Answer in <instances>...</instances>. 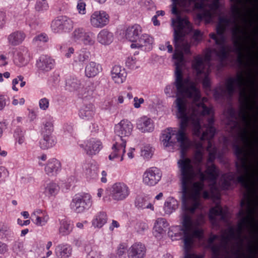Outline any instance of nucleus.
Instances as JSON below:
<instances>
[{"label": "nucleus", "mask_w": 258, "mask_h": 258, "mask_svg": "<svg viewBox=\"0 0 258 258\" xmlns=\"http://www.w3.org/2000/svg\"><path fill=\"white\" fill-rule=\"evenodd\" d=\"M207 100L206 98H203L202 101L192 100L188 107L185 99L177 97L175 104L177 110L176 116L180 119L179 128L177 131L174 128L168 127L162 132L160 137L161 144L167 149L173 150L177 142L180 144L181 158L177 163L181 175L184 207L187 185L195 175L191 160L184 157V152L190 146L185 134L188 123L190 122L192 125L193 134L200 137L201 141L208 140L209 144L215 134L212 109L204 103Z\"/></svg>", "instance_id": "1"}, {"label": "nucleus", "mask_w": 258, "mask_h": 258, "mask_svg": "<svg viewBox=\"0 0 258 258\" xmlns=\"http://www.w3.org/2000/svg\"><path fill=\"white\" fill-rule=\"evenodd\" d=\"M194 147L196 151L194 155V163L198 167L197 173L191 180L190 183L187 185V193L185 198V206H183V194L181 185V213L180 220L182 225L181 230L183 233V242L185 250L184 257H203L200 255L188 253L191 247L195 238L201 239L203 236V230L200 226L204 222V217L201 214L197 218H194L196 209L199 208L200 202L201 191L204 188V181L207 179V176L202 171L200 166L203 159L204 147L201 141L194 143ZM192 166H193L192 165ZM194 167V166H192ZM182 184V181H181Z\"/></svg>", "instance_id": "2"}, {"label": "nucleus", "mask_w": 258, "mask_h": 258, "mask_svg": "<svg viewBox=\"0 0 258 258\" xmlns=\"http://www.w3.org/2000/svg\"><path fill=\"white\" fill-rule=\"evenodd\" d=\"M249 38L248 34L238 35L232 36V39L234 45L233 51L238 55L237 62L240 66H244L247 68V75L248 79L246 80L242 73L238 74L235 78L230 77L226 81L225 86L228 94L232 96L236 89L239 92L240 99L241 100V106L238 112V116L241 121L247 125L249 123L250 118L248 113V109H252V107L249 104V98L247 94L246 87H250L254 91V87L256 86L257 82L252 73L251 64L253 62V60L250 58V61H245L242 53V41Z\"/></svg>", "instance_id": "3"}, {"label": "nucleus", "mask_w": 258, "mask_h": 258, "mask_svg": "<svg viewBox=\"0 0 258 258\" xmlns=\"http://www.w3.org/2000/svg\"><path fill=\"white\" fill-rule=\"evenodd\" d=\"M178 28L174 32V44L175 52L173 58L176 60L175 62V85L177 90L176 95L191 98L194 101H201L200 91L196 87L194 82L188 78H183L182 65L183 61V52L190 53V45L183 40V37L189 32L187 21L178 19Z\"/></svg>", "instance_id": "4"}, {"label": "nucleus", "mask_w": 258, "mask_h": 258, "mask_svg": "<svg viewBox=\"0 0 258 258\" xmlns=\"http://www.w3.org/2000/svg\"><path fill=\"white\" fill-rule=\"evenodd\" d=\"M245 127L241 129L235 139V141L232 144V146L234 149V152L240 163H236L237 172L240 175L237 177L236 181L240 183L248 191V193L245 195L244 199L241 201H246L249 198L251 202L250 193L252 190L247 180V176L248 173L249 166L248 162L249 161L248 155L255 158L257 153L253 147L252 144L250 141L249 132L248 127L251 125L250 120L248 124L244 123ZM252 203V202H251Z\"/></svg>", "instance_id": "5"}, {"label": "nucleus", "mask_w": 258, "mask_h": 258, "mask_svg": "<svg viewBox=\"0 0 258 258\" xmlns=\"http://www.w3.org/2000/svg\"><path fill=\"white\" fill-rule=\"evenodd\" d=\"M231 24V19L227 18L220 17L219 23L218 24L216 31L217 35L215 33H211L210 37L215 41L216 47L208 48L206 53H210V55L215 56L220 61L226 59L228 55L227 47L225 45V38L224 35L226 28Z\"/></svg>", "instance_id": "6"}, {"label": "nucleus", "mask_w": 258, "mask_h": 258, "mask_svg": "<svg viewBox=\"0 0 258 258\" xmlns=\"http://www.w3.org/2000/svg\"><path fill=\"white\" fill-rule=\"evenodd\" d=\"M234 4L231 6V22L232 25L230 29L232 36H237L238 35L248 34L246 30L242 27L238 23L239 19H242L247 27L249 28L252 25V22L248 21L243 15L239 5H242L246 8V4L248 2L251 3L250 0H230Z\"/></svg>", "instance_id": "7"}, {"label": "nucleus", "mask_w": 258, "mask_h": 258, "mask_svg": "<svg viewBox=\"0 0 258 258\" xmlns=\"http://www.w3.org/2000/svg\"><path fill=\"white\" fill-rule=\"evenodd\" d=\"M192 3H194L195 9L203 10L197 14V18L207 24L211 23L213 18L218 15L219 0H196Z\"/></svg>", "instance_id": "8"}, {"label": "nucleus", "mask_w": 258, "mask_h": 258, "mask_svg": "<svg viewBox=\"0 0 258 258\" xmlns=\"http://www.w3.org/2000/svg\"><path fill=\"white\" fill-rule=\"evenodd\" d=\"M210 53H206L204 57L199 55L196 56L192 63L193 69L196 71L198 76L203 74L202 84L205 89L210 87V79L209 75L211 72L210 61L212 59H217L210 55Z\"/></svg>", "instance_id": "9"}, {"label": "nucleus", "mask_w": 258, "mask_h": 258, "mask_svg": "<svg viewBox=\"0 0 258 258\" xmlns=\"http://www.w3.org/2000/svg\"><path fill=\"white\" fill-rule=\"evenodd\" d=\"M240 206H245V210L241 209L238 212V216L242 218L237 224V228L235 231L237 238H240L244 228H250L252 226L253 220V215L255 212V208L253 206L250 199L248 198L246 202L241 201Z\"/></svg>", "instance_id": "10"}, {"label": "nucleus", "mask_w": 258, "mask_h": 258, "mask_svg": "<svg viewBox=\"0 0 258 258\" xmlns=\"http://www.w3.org/2000/svg\"><path fill=\"white\" fill-rule=\"evenodd\" d=\"M93 203L91 195L84 192L75 195L70 203V207L74 213L82 214L90 209Z\"/></svg>", "instance_id": "11"}, {"label": "nucleus", "mask_w": 258, "mask_h": 258, "mask_svg": "<svg viewBox=\"0 0 258 258\" xmlns=\"http://www.w3.org/2000/svg\"><path fill=\"white\" fill-rule=\"evenodd\" d=\"M237 240L236 245H232L230 248L229 247V253L231 258H255L258 252V240L255 246L249 244L248 246V251L250 255L247 257L245 253L241 252V249L243 243V239L240 236V238H236Z\"/></svg>", "instance_id": "12"}, {"label": "nucleus", "mask_w": 258, "mask_h": 258, "mask_svg": "<svg viewBox=\"0 0 258 258\" xmlns=\"http://www.w3.org/2000/svg\"><path fill=\"white\" fill-rule=\"evenodd\" d=\"M237 240L236 245H232L230 248L229 247V253L231 258H255L258 252V240L255 246L249 244L248 246V251L250 255L247 257L245 253L241 252V249L243 243V239L240 236V238H236Z\"/></svg>", "instance_id": "13"}, {"label": "nucleus", "mask_w": 258, "mask_h": 258, "mask_svg": "<svg viewBox=\"0 0 258 258\" xmlns=\"http://www.w3.org/2000/svg\"><path fill=\"white\" fill-rule=\"evenodd\" d=\"M219 237L217 235H211L208 239L207 247L211 249L212 253V258H231L229 248L226 244H223L222 242L214 244L213 242Z\"/></svg>", "instance_id": "14"}, {"label": "nucleus", "mask_w": 258, "mask_h": 258, "mask_svg": "<svg viewBox=\"0 0 258 258\" xmlns=\"http://www.w3.org/2000/svg\"><path fill=\"white\" fill-rule=\"evenodd\" d=\"M109 196L112 200L119 202L126 199L130 194L128 186L123 182H116L109 189Z\"/></svg>", "instance_id": "15"}, {"label": "nucleus", "mask_w": 258, "mask_h": 258, "mask_svg": "<svg viewBox=\"0 0 258 258\" xmlns=\"http://www.w3.org/2000/svg\"><path fill=\"white\" fill-rule=\"evenodd\" d=\"M74 22L69 17L61 16L52 21L51 27L52 30L56 33L69 32L73 28Z\"/></svg>", "instance_id": "16"}, {"label": "nucleus", "mask_w": 258, "mask_h": 258, "mask_svg": "<svg viewBox=\"0 0 258 258\" xmlns=\"http://www.w3.org/2000/svg\"><path fill=\"white\" fill-rule=\"evenodd\" d=\"M126 140H122L120 138H114L111 150L112 151L108 156L110 161H115L117 159L120 161H122L125 153Z\"/></svg>", "instance_id": "17"}, {"label": "nucleus", "mask_w": 258, "mask_h": 258, "mask_svg": "<svg viewBox=\"0 0 258 258\" xmlns=\"http://www.w3.org/2000/svg\"><path fill=\"white\" fill-rule=\"evenodd\" d=\"M133 130V125L127 119H122L114 127V132L116 134L115 138H120L122 140H126L132 134Z\"/></svg>", "instance_id": "18"}, {"label": "nucleus", "mask_w": 258, "mask_h": 258, "mask_svg": "<svg viewBox=\"0 0 258 258\" xmlns=\"http://www.w3.org/2000/svg\"><path fill=\"white\" fill-rule=\"evenodd\" d=\"M109 21V16L104 11L93 12L90 18L91 25L95 28H102L106 26Z\"/></svg>", "instance_id": "19"}, {"label": "nucleus", "mask_w": 258, "mask_h": 258, "mask_svg": "<svg viewBox=\"0 0 258 258\" xmlns=\"http://www.w3.org/2000/svg\"><path fill=\"white\" fill-rule=\"evenodd\" d=\"M162 173L160 170L155 167L147 169L143 174V183L148 186H154L160 180Z\"/></svg>", "instance_id": "20"}, {"label": "nucleus", "mask_w": 258, "mask_h": 258, "mask_svg": "<svg viewBox=\"0 0 258 258\" xmlns=\"http://www.w3.org/2000/svg\"><path fill=\"white\" fill-rule=\"evenodd\" d=\"M154 38L148 34H142L135 43L131 45L132 48H143L146 51H150L153 48Z\"/></svg>", "instance_id": "21"}, {"label": "nucleus", "mask_w": 258, "mask_h": 258, "mask_svg": "<svg viewBox=\"0 0 258 258\" xmlns=\"http://www.w3.org/2000/svg\"><path fill=\"white\" fill-rule=\"evenodd\" d=\"M80 146L84 149L86 154L89 155L97 154L102 148L100 141L96 139H91L87 141L85 145L81 144Z\"/></svg>", "instance_id": "22"}, {"label": "nucleus", "mask_w": 258, "mask_h": 258, "mask_svg": "<svg viewBox=\"0 0 258 258\" xmlns=\"http://www.w3.org/2000/svg\"><path fill=\"white\" fill-rule=\"evenodd\" d=\"M61 165L59 160L55 158L48 160L44 168L45 173L50 177L56 176L61 170Z\"/></svg>", "instance_id": "23"}, {"label": "nucleus", "mask_w": 258, "mask_h": 258, "mask_svg": "<svg viewBox=\"0 0 258 258\" xmlns=\"http://www.w3.org/2000/svg\"><path fill=\"white\" fill-rule=\"evenodd\" d=\"M146 252L145 246L140 242L133 244L127 250L128 258H144Z\"/></svg>", "instance_id": "24"}, {"label": "nucleus", "mask_w": 258, "mask_h": 258, "mask_svg": "<svg viewBox=\"0 0 258 258\" xmlns=\"http://www.w3.org/2000/svg\"><path fill=\"white\" fill-rule=\"evenodd\" d=\"M32 221L37 226L45 225L49 220L48 215L41 209H36L31 214Z\"/></svg>", "instance_id": "25"}, {"label": "nucleus", "mask_w": 258, "mask_h": 258, "mask_svg": "<svg viewBox=\"0 0 258 258\" xmlns=\"http://www.w3.org/2000/svg\"><path fill=\"white\" fill-rule=\"evenodd\" d=\"M169 226L166 220L163 218H157L154 223L153 233L157 238H161L165 234L166 228Z\"/></svg>", "instance_id": "26"}, {"label": "nucleus", "mask_w": 258, "mask_h": 258, "mask_svg": "<svg viewBox=\"0 0 258 258\" xmlns=\"http://www.w3.org/2000/svg\"><path fill=\"white\" fill-rule=\"evenodd\" d=\"M111 76L115 83L120 84L125 81L126 72L125 69L120 66L115 65L111 69Z\"/></svg>", "instance_id": "27"}, {"label": "nucleus", "mask_w": 258, "mask_h": 258, "mask_svg": "<svg viewBox=\"0 0 258 258\" xmlns=\"http://www.w3.org/2000/svg\"><path fill=\"white\" fill-rule=\"evenodd\" d=\"M137 128L142 133H150L154 131V125L152 120L147 117L142 116L137 121Z\"/></svg>", "instance_id": "28"}, {"label": "nucleus", "mask_w": 258, "mask_h": 258, "mask_svg": "<svg viewBox=\"0 0 258 258\" xmlns=\"http://www.w3.org/2000/svg\"><path fill=\"white\" fill-rule=\"evenodd\" d=\"M54 65V60L47 55H42L37 61L36 66L38 70L43 72L50 71Z\"/></svg>", "instance_id": "29"}, {"label": "nucleus", "mask_w": 258, "mask_h": 258, "mask_svg": "<svg viewBox=\"0 0 258 258\" xmlns=\"http://www.w3.org/2000/svg\"><path fill=\"white\" fill-rule=\"evenodd\" d=\"M142 28L138 24L129 26L125 30V37L126 39L133 43H135L142 34Z\"/></svg>", "instance_id": "30"}, {"label": "nucleus", "mask_w": 258, "mask_h": 258, "mask_svg": "<svg viewBox=\"0 0 258 258\" xmlns=\"http://www.w3.org/2000/svg\"><path fill=\"white\" fill-rule=\"evenodd\" d=\"M219 216L221 220H225L226 219V212L223 210L221 206L219 204L212 208L210 210L209 217L210 221L213 225H217L218 222L216 217Z\"/></svg>", "instance_id": "31"}, {"label": "nucleus", "mask_w": 258, "mask_h": 258, "mask_svg": "<svg viewBox=\"0 0 258 258\" xmlns=\"http://www.w3.org/2000/svg\"><path fill=\"white\" fill-rule=\"evenodd\" d=\"M59 189V185L52 181L45 182L42 187L43 194L48 198L55 197L58 193Z\"/></svg>", "instance_id": "32"}, {"label": "nucleus", "mask_w": 258, "mask_h": 258, "mask_svg": "<svg viewBox=\"0 0 258 258\" xmlns=\"http://www.w3.org/2000/svg\"><path fill=\"white\" fill-rule=\"evenodd\" d=\"M136 207L139 210L149 209L154 211L153 205L150 201V198L148 196H138L135 202Z\"/></svg>", "instance_id": "33"}, {"label": "nucleus", "mask_w": 258, "mask_h": 258, "mask_svg": "<svg viewBox=\"0 0 258 258\" xmlns=\"http://www.w3.org/2000/svg\"><path fill=\"white\" fill-rule=\"evenodd\" d=\"M102 70V67L100 64L95 61H90L85 67V76L87 78L94 77L101 72Z\"/></svg>", "instance_id": "34"}, {"label": "nucleus", "mask_w": 258, "mask_h": 258, "mask_svg": "<svg viewBox=\"0 0 258 258\" xmlns=\"http://www.w3.org/2000/svg\"><path fill=\"white\" fill-rule=\"evenodd\" d=\"M72 252V248L70 245L67 244H58L54 250L55 254L57 258H68Z\"/></svg>", "instance_id": "35"}, {"label": "nucleus", "mask_w": 258, "mask_h": 258, "mask_svg": "<svg viewBox=\"0 0 258 258\" xmlns=\"http://www.w3.org/2000/svg\"><path fill=\"white\" fill-rule=\"evenodd\" d=\"M97 40L99 43L107 45L113 41V35L107 30L103 29L97 34Z\"/></svg>", "instance_id": "36"}, {"label": "nucleus", "mask_w": 258, "mask_h": 258, "mask_svg": "<svg viewBox=\"0 0 258 258\" xmlns=\"http://www.w3.org/2000/svg\"><path fill=\"white\" fill-rule=\"evenodd\" d=\"M178 207V203L177 201L173 198H168L165 202L163 206L164 215H171L177 209Z\"/></svg>", "instance_id": "37"}, {"label": "nucleus", "mask_w": 258, "mask_h": 258, "mask_svg": "<svg viewBox=\"0 0 258 258\" xmlns=\"http://www.w3.org/2000/svg\"><path fill=\"white\" fill-rule=\"evenodd\" d=\"M95 108L92 103L85 104L81 108L79 115L83 119H88L94 114Z\"/></svg>", "instance_id": "38"}, {"label": "nucleus", "mask_w": 258, "mask_h": 258, "mask_svg": "<svg viewBox=\"0 0 258 258\" xmlns=\"http://www.w3.org/2000/svg\"><path fill=\"white\" fill-rule=\"evenodd\" d=\"M107 221V216L104 212L98 213L93 218L91 223L95 228H102Z\"/></svg>", "instance_id": "39"}, {"label": "nucleus", "mask_w": 258, "mask_h": 258, "mask_svg": "<svg viewBox=\"0 0 258 258\" xmlns=\"http://www.w3.org/2000/svg\"><path fill=\"white\" fill-rule=\"evenodd\" d=\"M25 37V34L21 32H14L8 36L9 43L13 46H16L21 43Z\"/></svg>", "instance_id": "40"}, {"label": "nucleus", "mask_w": 258, "mask_h": 258, "mask_svg": "<svg viewBox=\"0 0 258 258\" xmlns=\"http://www.w3.org/2000/svg\"><path fill=\"white\" fill-rule=\"evenodd\" d=\"M221 240L223 244H226L229 248L228 243L231 240H235L237 238V235L234 228L230 227L225 230L224 233L221 236Z\"/></svg>", "instance_id": "41"}, {"label": "nucleus", "mask_w": 258, "mask_h": 258, "mask_svg": "<svg viewBox=\"0 0 258 258\" xmlns=\"http://www.w3.org/2000/svg\"><path fill=\"white\" fill-rule=\"evenodd\" d=\"M43 139L40 141V147L43 150L47 149L54 146L56 140L52 135H42Z\"/></svg>", "instance_id": "42"}, {"label": "nucleus", "mask_w": 258, "mask_h": 258, "mask_svg": "<svg viewBox=\"0 0 258 258\" xmlns=\"http://www.w3.org/2000/svg\"><path fill=\"white\" fill-rule=\"evenodd\" d=\"M176 3L179 4V3L178 2L174 3L173 2V7H172V13L177 16V17L175 19H172V25L174 27V31L175 30H176L178 28V25L179 24L178 21V19L179 18L181 20H185V21H187V25H188V26L189 27L188 28H189V32H190L191 30V25H190L189 22L187 20L186 17H185L182 18L180 16L179 12L178 11L176 6Z\"/></svg>", "instance_id": "43"}, {"label": "nucleus", "mask_w": 258, "mask_h": 258, "mask_svg": "<svg viewBox=\"0 0 258 258\" xmlns=\"http://www.w3.org/2000/svg\"><path fill=\"white\" fill-rule=\"evenodd\" d=\"M86 30L82 27H76L71 34V40L76 43H81L85 34Z\"/></svg>", "instance_id": "44"}, {"label": "nucleus", "mask_w": 258, "mask_h": 258, "mask_svg": "<svg viewBox=\"0 0 258 258\" xmlns=\"http://www.w3.org/2000/svg\"><path fill=\"white\" fill-rule=\"evenodd\" d=\"M90 56L89 51L85 49H83L77 52L74 58V61L77 64L83 65L84 63L89 60Z\"/></svg>", "instance_id": "45"}, {"label": "nucleus", "mask_w": 258, "mask_h": 258, "mask_svg": "<svg viewBox=\"0 0 258 258\" xmlns=\"http://www.w3.org/2000/svg\"><path fill=\"white\" fill-rule=\"evenodd\" d=\"M60 226L58 231L59 234L66 236L69 234L73 230V225L70 221L62 219L59 221Z\"/></svg>", "instance_id": "46"}, {"label": "nucleus", "mask_w": 258, "mask_h": 258, "mask_svg": "<svg viewBox=\"0 0 258 258\" xmlns=\"http://www.w3.org/2000/svg\"><path fill=\"white\" fill-rule=\"evenodd\" d=\"M94 90V84L91 82H88L82 88H80L78 93L82 97L86 98L92 96Z\"/></svg>", "instance_id": "47"}, {"label": "nucleus", "mask_w": 258, "mask_h": 258, "mask_svg": "<svg viewBox=\"0 0 258 258\" xmlns=\"http://www.w3.org/2000/svg\"><path fill=\"white\" fill-rule=\"evenodd\" d=\"M53 122L52 117H49L43 121L41 128L42 135H52L54 130Z\"/></svg>", "instance_id": "48"}, {"label": "nucleus", "mask_w": 258, "mask_h": 258, "mask_svg": "<svg viewBox=\"0 0 258 258\" xmlns=\"http://www.w3.org/2000/svg\"><path fill=\"white\" fill-rule=\"evenodd\" d=\"M95 34L90 31H86L81 43L86 46H93L96 42Z\"/></svg>", "instance_id": "49"}, {"label": "nucleus", "mask_w": 258, "mask_h": 258, "mask_svg": "<svg viewBox=\"0 0 258 258\" xmlns=\"http://www.w3.org/2000/svg\"><path fill=\"white\" fill-rule=\"evenodd\" d=\"M205 173L208 175V178L211 181H215L219 175L218 170L213 164L206 166Z\"/></svg>", "instance_id": "50"}, {"label": "nucleus", "mask_w": 258, "mask_h": 258, "mask_svg": "<svg viewBox=\"0 0 258 258\" xmlns=\"http://www.w3.org/2000/svg\"><path fill=\"white\" fill-rule=\"evenodd\" d=\"M224 179L222 181L221 186L224 189L230 188L232 182L235 179V175L232 173H229L224 175Z\"/></svg>", "instance_id": "51"}, {"label": "nucleus", "mask_w": 258, "mask_h": 258, "mask_svg": "<svg viewBox=\"0 0 258 258\" xmlns=\"http://www.w3.org/2000/svg\"><path fill=\"white\" fill-rule=\"evenodd\" d=\"M67 86L70 88L69 89L71 91L76 90L79 92L81 88V82L76 79H73L68 80Z\"/></svg>", "instance_id": "52"}, {"label": "nucleus", "mask_w": 258, "mask_h": 258, "mask_svg": "<svg viewBox=\"0 0 258 258\" xmlns=\"http://www.w3.org/2000/svg\"><path fill=\"white\" fill-rule=\"evenodd\" d=\"M49 8L46 0H37L35 4V9L39 12L46 11Z\"/></svg>", "instance_id": "53"}, {"label": "nucleus", "mask_w": 258, "mask_h": 258, "mask_svg": "<svg viewBox=\"0 0 258 258\" xmlns=\"http://www.w3.org/2000/svg\"><path fill=\"white\" fill-rule=\"evenodd\" d=\"M134 228L138 234H143L148 229V226L145 222H138L136 223Z\"/></svg>", "instance_id": "54"}, {"label": "nucleus", "mask_w": 258, "mask_h": 258, "mask_svg": "<svg viewBox=\"0 0 258 258\" xmlns=\"http://www.w3.org/2000/svg\"><path fill=\"white\" fill-rule=\"evenodd\" d=\"M26 54V52H25V54H23L21 52H18L15 58V63L19 66L26 64L27 63V60L26 59L25 56Z\"/></svg>", "instance_id": "55"}, {"label": "nucleus", "mask_w": 258, "mask_h": 258, "mask_svg": "<svg viewBox=\"0 0 258 258\" xmlns=\"http://www.w3.org/2000/svg\"><path fill=\"white\" fill-rule=\"evenodd\" d=\"M127 246L126 244H120L117 249V255L119 258L125 257L126 252H127Z\"/></svg>", "instance_id": "56"}, {"label": "nucleus", "mask_w": 258, "mask_h": 258, "mask_svg": "<svg viewBox=\"0 0 258 258\" xmlns=\"http://www.w3.org/2000/svg\"><path fill=\"white\" fill-rule=\"evenodd\" d=\"M141 156L146 159L151 158L152 156V147L149 145L145 146L141 150Z\"/></svg>", "instance_id": "57"}, {"label": "nucleus", "mask_w": 258, "mask_h": 258, "mask_svg": "<svg viewBox=\"0 0 258 258\" xmlns=\"http://www.w3.org/2000/svg\"><path fill=\"white\" fill-rule=\"evenodd\" d=\"M14 137L19 144L21 145L24 142V135L21 130L19 128L17 129L15 131Z\"/></svg>", "instance_id": "58"}, {"label": "nucleus", "mask_w": 258, "mask_h": 258, "mask_svg": "<svg viewBox=\"0 0 258 258\" xmlns=\"http://www.w3.org/2000/svg\"><path fill=\"white\" fill-rule=\"evenodd\" d=\"M174 87H176L175 85V82L173 84L167 85L165 89L164 92L166 95L169 97H174L175 94V89Z\"/></svg>", "instance_id": "59"}, {"label": "nucleus", "mask_w": 258, "mask_h": 258, "mask_svg": "<svg viewBox=\"0 0 258 258\" xmlns=\"http://www.w3.org/2000/svg\"><path fill=\"white\" fill-rule=\"evenodd\" d=\"M137 61V59L135 57H128L126 60V66L131 69H136L138 68Z\"/></svg>", "instance_id": "60"}, {"label": "nucleus", "mask_w": 258, "mask_h": 258, "mask_svg": "<svg viewBox=\"0 0 258 258\" xmlns=\"http://www.w3.org/2000/svg\"><path fill=\"white\" fill-rule=\"evenodd\" d=\"M13 249L16 253H22L24 251V243L22 242L16 241L14 244Z\"/></svg>", "instance_id": "61"}, {"label": "nucleus", "mask_w": 258, "mask_h": 258, "mask_svg": "<svg viewBox=\"0 0 258 258\" xmlns=\"http://www.w3.org/2000/svg\"><path fill=\"white\" fill-rule=\"evenodd\" d=\"M174 3H178L179 5L186 9L190 8L192 2H195L196 0H172Z\"/></svg>", "instance_id": "62"}, {"label": "nucleus", "mask_w": 258, "mask_h": 258, "mask_svg": "<svg viewBox=\"0 0 258 258\" xmlns=\"http://www.w3.org/2000/svg\"><path fill=\"white\" fill-rule=\"evenodd\" d=\"M179 229V227L178 226H172L169 228L168 231V235L169 237L171 238L177 237L178 235V231Z\"/></svg>", "instance_id": "63"}, {"label": "nucleus", "mask_w": 258, "mask_h": 258, "mask_svg": "<svg viewBox=\"0 0 258 258\" xmlns=\"http://www.w3.org/2000/svg\"><path fill=\"white\" fill-rule=\"evenodd\" d=\"M77 8L80 14L84 15L86 14V4L83 0L78 1Z\"/></svg>", "instance_id": "64"}]
</instances>
